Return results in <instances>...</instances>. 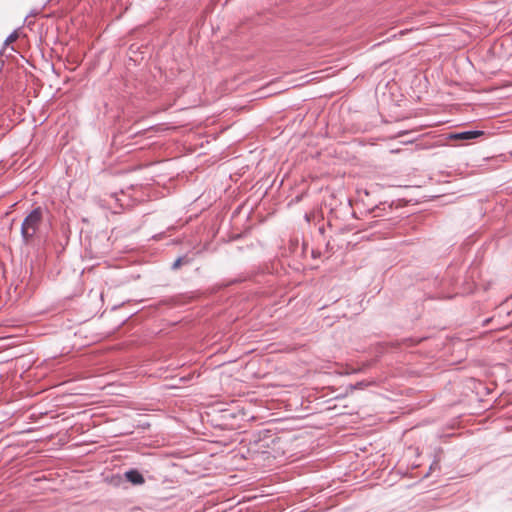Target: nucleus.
I'll list each match as a JSON object with an SVG mask.
<instances>
[{"label": "nucleus", "instance_id": "nucleus-1", "mask_svg": "<svg viewBox=\"0 0 512 512\" xmlns=\"http://www.w3.org/2000/svg\"><path fill=\"white\" fill-rule=\"evenodd\" d=\"M42 221V209L37 207L33 209L23 220L21 225V237L25 244H28L36 232Z\"/></svg>", "mask_w": 512, "mask_h": 512}, {"label": "nucleus", "instance_id": "nucleus-2", "mask_svg": "<svg viewBox=\"0 0 512 512\" xmlns=\"http://www.w3.org/2000/svg\"><path fill=\"white\" fill-rule=\"evenodd\" d=\"M483 131H465L461 133H456L451 136L452 139L455 140H470L483 135Z\"/></svg>", "mask_w": 512, "mask_h": 512}, {"label": "nucleus", "instance_id": "nucleus-3", "mask_svg": "<svg viewBox=\"0 0 512 512\" xmlns=\"http://www.w3.org/2000/svg\"><path fill=\"white\" fill-rule=\"evenodd\" d=\"M126 479L134 485L144 483V477L137 470H129L125 473Z\"/></svg>", "mask_w": 512, "mask_h": 512}, {"label": "nucleus", "instance_id": "nucleus-4", "mask_svg": "<svg viewBox=\"0 0 512 512\" xmlns=\"http://www.w3.org/2000/svg\"><path fill=\"white\" fill-rule=\"evenodd\" d=\"M18 37V34L16 31H14L13 33H11L5 40L4 42V50L6 49V47L13 41H15Z\"/></svg>", "mask_w": 512, "mask_h": 512}, {"label": "nucleus", "instance_id": "nucleus-5", "mask_svg": "<svg viewBox=\"0 0 512 512\" xmlns=\"http://www.w3.org/2000/svg\"><path fill=\"white\" fill-rule=\"evenodd\" d=\"M181 264H182V259H181V258H179V259H177V260L174 262V264H173V268H175V269H176V268H179V267L181 266Z\"/></svg>", "mask_w": 512, "mask_h": 512}]
</instances>
